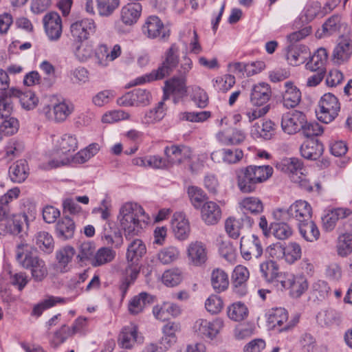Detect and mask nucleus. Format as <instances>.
<instances>
[{
	"label": "nucleus",
	"mask_w": 352,
	"mask_h": 352,
	"mask_svg": "<svg viewBox=\"0 0 352 352\" xmlns=\"http://www.w3.org/2000/svg\"><path fill=\"white\" fill-rule=\"evenodd\" d=\"M308 48L305 46L289 49L287 52V59L289 63L293 66L302 64L307 60Z\"/></svg>",
	"instance_id": "51"
},
{
	"label": "nucleus",
	"mask_w": 352,
	"mask_h": 352,
	"mask_svg": "<svg viewBox=\"0 0 352 352\" xmlns=\"http://www.w3.org/2000/svg\"><path fill=\"white\" fill-rule=\"evenodd\" d=\"M78 147V142L75 135L63 134L55 141L52 160L48 162L49 166L52 168L68 164L70 157Z\"/></svg>",
	"instance_id": "3"
},
{
	"label": "nucleus",
	"mask_w": 352,
	"mask_h": 352,
	"mask_svg": "<svg viewBox=\"0 0 352 352\" xmlns=\"http://www.w3.org/2000/svg\"><path fill=\"white\" fill-rule=\"evenodd\" d=\"M164 154L170 165L189 162L192 156L191 148L187 146L173 144L166 146Z\"/></svg>",
	"instance_id": "13"
},
{
	"label": "nucleus",
	"mask_w": 352,
	"mask_h": 352,
	"mask_svg": "<svg viewBox=\"0 0 352 352\" xmlns=\"http://www.w3.org/2000/svg\"><path fill=\"white\" fill-rule=\"evenodd\" d=\"M305 123L306 115L302 111L292 110L283 114L280 126L285 133L295 135L301 131Z\"/></svg>",
	"instance_id": "9"
},
{
	"label": "nucleus",
	"mask_w": 352,
	"mask_h": 352,
	"mask_svg": "<svg viewBox=\"0 0 352 352\" xmlns=\"http://www.w3.org/2000/svg\"><path fill=\"white\" fill-rule=\"evenodd\" d=\"M210 280L211 285L216 292L220 293L228 288V275L224 270L220 268H216L212 270Z\"/></svg>",
	"instance_id": "40"
},
{
	"label": "nucleus",
	"mask_w": 352,
	"mask_h": 352,
	"mask_svg": "<svg viewBox=\"0 0 352 352\" xmlns=\"http://www.w3.org/2000/svg\"><path fill=\"white\" fill-rule=\"evenodd\" d=\"M28 219L25 213L12 214L3 223H0V237L6 235H18L23 228L24 222Z\"/></svg>",
	"instance_id": "15"
},
{
	"label": "nucleus",
	"mask_w": 352,
	"mask_h": 352,
	"mask_svg": "<svg viewBox=\"0 0 352 352\" xmlns=\"http://www.w3.org/2000/svg\"><path fill=\"white\" fill-rule=\"evenodd\" d=\"M179 48L176 44H172L166 51L164 59L162 65L151 73L135 79V85H140L144 82H149L154 80H161L168 76L178 65L179 63Z\"/></svg>",
	"instance_id": "4"
},
{
	"label": "nucleus",
	"mask_w": 352,
	"mask_h": 352,
	"mask_svg": "<svg viewBox=\"0 0 352 352\" xmlns=\"http://www.w3.org/2000/svg\"><path fill=\"white\" fill-rule=\"evenodd\" d=\"M213 82L216 89L222 92H227L235 84V78L234 76L227 74L217 77Z\"/></svg>",
	"instance_id": "64"
},
{
	"label": "nucleus",
	"mask_w": 352,
	"mask_h": 352,
	"mask_svg": "<svg viewBox=\"0 0 352 352\" xmlns=\"http://www.w3.org/2000/svg\"><path fill=\"white\" fill-rule=\"evenodd\" d=\"M180 250L175 245H168L161 248L155 254L157 262L162 265H170L180 258Z\"/></svg>",
	"instance_id": "35"
},
{
	"label": "nucleus",
	"mask_w": 352,
	"mask_h": 352,
	"mask_svg": "<svg viewBox=\"0 0 352 352\" xmlns=\"http://www.w3.org/2000/svg\"><path fill=\"white\" fill-rule=\"evenodd\" d=\"M43 23L45 33L51 41H57L60 38L63 32L62 19L60 15L54 12L46 14Z\"/></svg>",
	"instance_id": "17"
},
{
	"label": "nucleus",
	"mask_w": 352,
	"mask_h": 352,
	"mask_svg": "<svg viewBox=\"0 0 352 352\" xmlns=\"http://www.w3.org/2000/svg\"><path fill=\"white\" fill-rule=\"evenodd\" d=\"M186 254L191 265L196 267L202 266L208 260L206 245L200 241H192L187 246Z\"/></svg>",
	"instance_id": "16"
},
{
	"label": "nucleus",
	"mask_w": 352,
	"mask_h": 352,
	"mask_svg": "<svg viewBox=\"0 0 352 352\" xmlns=\"http://www.w3.org/2000/svg\"><path fill=\"white\" fill-rule=\"evenodd\" d=\"M352 55V40L347 37L340 39L332 54V59L336 64H342L349 60Z\"/></svg>",
	"instance_id": "22"
},
{
	"label": "nucleus",
	"mask_w": 352,
	"mask_h": 352,
	"mask_svg": "<svg viewBox=\"0 0 352 352\" xmlns=\"http://www.w3.org/2000/svg\"><path fill=\"white\" fill-rule=\"evenodd\" d=\"M301 155L307 160H317L324 151L323 144L315 139H309L303 142L300 148Z\"/></svg>",
	"instance_id": "26"
},
{
	"label": "nucleus",
	"mask_w": 352,
	"mask_h": 352,
	"mask_svg": "<svg viewBox=\"0 0 352 352\" xmlns=\"http://www.w3.org/2000/svg\"><path fill=\"white\" fill-rule=\"evenodd\" d=\"M166 115L164 102L161 101L157 105L147 111L142 119V123L149 125L161 121Z\"/></svg>",
	"instance_id": "46"
},
{
	"label": "nucleus",
	"mask_w": 352,
	"mask_h": 352,
	"mask_svg": "<svg viewBox=\"0 0 352 352\" xmlns=\"http://www.w3.org/2000/svg\"><path fill=\"white\" fill-rule=\"evenodd\" d=\"M117 219L126 239H130L139 235L150 218L142 206L129 201L121 206Z\"/></svg>",
	"instance_id": "1"
},
{
	"label": "nucleus",
	"mask_w": 352,
	"mask_h": 352,
	"mask_svg": "<svg viewBox=\"0 0 352 352\" xmlns=\"http://www.w3.org/2000/svg\"><path fill=\"white\" fill-rule=\"evenodd\" d=\"M12 95L14 97L18 98L23 108L28 110L35 108L38 102V98L36 96L34 93L31 91L21 92L18 89V93Z\"/></svg>",
	"instance_id": "58"
},
{
	"label": "nucleus",
	"mask_w": 352,
	"mask_h": 352,
	"mask_svg": "<svg viewBox=\"0 0 352 352\" xmlns=\"http://www.w3.org/2000/svg\"><path fill=\"white\" fill-rule=\"evenodd\" d=\"M239 208L243 214L241 217L242 222L245 226L251 228L254 224V221L249 214H261L264 210V204L259 197L249 196L243 197L239 201Z\"/></svg>",
	"instance_id": "8"
},
{
	"label": "nucleus",
	"mask_w": 352,
	"mask_h": 352,
	"mask_svg": "<svg viewBox=\"0 0 352 352\" xmlns=\"http://www.w3.org/2000/svg\"><path fill=\"white\" fill-rule=\"evenodd\" d=\"M298 228L300 235L307 241L314 242L320 238V230L311 219L298 223Z\"/></svg>",
	"instance_id": "38"
},
{
	"label": "nucleus",
	"mask_w": 352,
	"mask_h": 352,
	"mask_svg": "<svg viewBox=\"0 0 352 352\" xmlns=\"http://www.w3.org/2000/svg\"><path fill=\"white\" fill-rule=\"evenodd\" d=\"M138 339V327L135 324H130L124 327L118 336V344L123 349H131Z\"/></svg>",
	"instance_id": "30"
},
{
	"label": "nucleus",
	"mask_w": 352,
	"mask_h": 352,
	"mask_svg": "<svg viewBox=\"0 0 352 352\" xmlns=\"http://www.w3.org/2000/svg\"><path fill=\"white\" fill-rule=\"evenodd\" d=\"M70 336H72L70 334V327L66 324H63L50 336V345L52 348L56 349Z\"/></svg>",
	"instance_id": "49"
},
{
	"label": "nucleus",
	"mask_w": 352,
	"mask_h": 352,
	"mask_svg": "<svg viewBox=\"0 0 352 352\" xmlns=\"http://www.w3.org/2000/svg\"><path fill=\"white\" fill-rule=\"evenodd\" d=\"M223 327V321L216 318L212 322L204 319H198L193 325V330L198 336L212 339L219 333Z\"/></svg>",
	"instance_id": "12"
},
{
	"label": "nucleus",
	"mask_w": 352,
	"mask_h": 352,
	"mask_svg": "<svg viewBox=\"0 0 352 352\" xmlns=\"http://www.w3.org/2000/svg\"><path fill=\"white\" fill-rule=\"evenodd\" d=\"M164 26L159 17L150 16L142 26V31L148 38H154L158 36L165 38Z\"/></svg>",
	"instance_id": "27"
},
{
	"label": "nucleus",
	"mask_w": 352,
	"mask_h": 352,
	"mask_svg": "<svg viewBox=\"0 0 352 352\" xmlns=\"http://www.w3.org/2000/svg\"><path fill=\"white\" fill-rule=\"evenodd\" d=\"M284 91L282 93L283 102L287 108L296 107L301 100L300 89L292 81H287L284 84Z\"/></svg>",
	"instance_id": "28"
},
{
	"label": "nucleus",
	"mask_w": 352,
	"mask_h": 352,
	"mask_svg": "<svg viewBox=\"0 0 352 352\" xmlns=\"http://www.w3.org/2000/svg\"><path fill=\"white\" fill-rule=\"evenodd\" d=\"M20 192L18 187H14L8 190L6 193L0 197V223L11 215L10 204L19 197Z\"/></svg>",
	"instance_id": "31"
},
{
	"label": "nucleus",
	"mask_w": 352,
	"mask_h": 352,
	"mask_svg": "<svg viewBox=\"0 0 352 352\" xmlns=\"http://www.w3.org/2000/svg\"><path fill=\"white\" fill-rule=\"evenodd\" d=\"M142 6L140 3L131 2L122 7L120 13L121 21L126 26L135 24L141 16Z\"/></svg>",
	"instance_id": "21"
},
{
	"label": "nucleus",
	"mask_w": 352,
	"mask_h": 352,
	"mask_svg": "<svg viewBox=\"0 0 352 352\" xmlns=\"http://www.w3.org/2000/svg\"><path fill=\"white\" fill-rule=\"evenodd\" d=\"M284 260L288 264L294 263L302 256L301 246L295 241L289 242L284 245Z\"/></svg>",
	"instance_id": "50"
},
{
	"label": "nucleus",
	"mask_w": 352,
	"mask_h": 352,
	"mask_svg": "<svg viewBox=\"0 0 352 352\" xmlns=\"http://www.w3.org/2000/svg\"><path fill=\"white\" fill-rule=\"evenodd\" d=\"M94 63L100 67H107L109 65L108 60V47L106 44H99L94 52Z\"/></svg>",
	"instance_id": "62"
},
{
	"label": "nucleus",
	"mask_w": 352,
	"mask_h": 352,
	"mask_svg": "<svg viewBox=\"0 0 352 352\" xmlns=\"http://www.w3.org/2000/svg\"><path fill=\"white\" fill-rule=\"evenodd\" d=\"M35 244L41 251L50 254L54 248V241L52 236L45 231H40L35 234Z\"/></svg>",
	"instance_id": "44"
},
{
	"label": "nucleus",
	"mask_w": 352,
	"mask_h": 352,
	"mask_svg": "<svg viewBox=\"0 0 352 352\" xmlns=\"http://www.w3.org/2000/svg\"><path fill=\"white\" fill-rule=\"evenodd\" d=\"M245 226L241 219L229 217L225 222V229L228 234L232 239H237L240 236L241 226Z\"/></svg>",
	"instance_id": "63"
},
{
	"label": "nucleus",
	"mask_w": 352,
	"mask_h": 352,
	"mask_svg": "<svg viewBox=\"0 0 352 352\" xmlns=\"http://www.w3.org/2000/svg\"><path fill=\"white\" fill-rule=\"evenodd\" d=\"M116 256V252L107 247L99 248L91 258V265L98 267L111 262Z\"/></svg>",
	"instance_id": "45"
},
{
	"label": "nucleus",
	"mask_w": 352,
	"mask_h": 352,
	"mask_svg": "<svg viewBox=\"0 0 352 352\" xmlns=\"http://www.w3.org/2000/svg\"><path fill=\"white\" fill-rule=\"evenodd\" d=\"M187 192L192 205L196 209H199L208 198L206 192L201 188L195 186H189Z\"/></svg>",
	"instance_id": "56"
},
{
	"label": "nucleus",
	"mask_w": 352,
	"mask_h": 352,
	"mask_svg": "<svg viewBox=\"0 0 352 352\" xmlns=\"http://www.w3.org/2000/svg\"><path fill=\"white\" fill-rule=\"evenodd\" d=\"M340 28L341 16L339 14L331 16L322 25V30L325 36H330L339 32Z\"/></svg>",
	"instance_id": "60"
},
{
	"label": "nucleus",
	"mask_w": 352,
	"mask_h": 352,
	"mask_svg": "<svg viewBox=\"0 0 352 352\" xmlns=\"http://www.w3.org/2000/svg\"><path fill=\"white\" fill-rule=\"evenodd\" d=\"M288 313L284 308L272 309L268 315L267 322L273 328H277L279 331H287L293 325L287 323Z\"/></svg>",
	"instance_id": "25"
},
{
	"label": "nucleus",
	"mask_w": 352,
	"mask_h": 352,
	"mask_svg": "<svg viewBox=\"0 0 352 352\" xmlns=\"http://www.w3.org/2000/svg\"><path fill=\"white\" fill-rule=\"evenodd\" d=\"M336 251L341 257H346L352 252V234L344 233L338 236Z\"/></svg>",
	"instance_id": "53"
},
{
	"label": "nucleus",
	"mask_w": 352,
	"mask_h": 352,
	"mask_svg": "<svg viewBox=\"0 0 352 352\" xmlns=\"http://www.w3.org/2000/svg\"><path fill=\"white\" fill-rule=\"evenodd\" d=\"M308 287V282L305 276L293 274L289 288V294L293 298H299L307 290Z\"/></svg>",
	"instance_id": "43"
},
{
	"label": "nucleus",
	"mask_w": 352,
	"mask_h": 352,
	"mask_svg": "<svg viewBox=\"0 0 352 352\" xmlns=\"http://www.w3.org/2000/svg\"><path fill=\"white\" fill-rule=\"evenodd\" d=\"M97 25L93 19L83 18L72 23L70 25L71 36L74 42L85 41L94 34Z\"/></svg>",
	"instance_id": "10"
},
{
	"label": "nucleus",
	"mask_w": 352,
	"mask_h": 352,
	"mask_svg": "<svg viewBox=\"0 0 352 352\" xmlns=\"http://www.w3.org/2000/svg\"><path fill=\"white\" fill-rule=\"evenodd\" d=\"M274 170L271 166L250 165L240 170L237 174V186L243 193L254 192L257 185L272 177Z\"/></svg>",
	"instance_id": "2"
},
{
	"label": "nucleus",
	"mask_w": 352,
	"mask_h": 352,
	"mask_svg": "<svg viewBox=\"0 0 352 352\" xmlns=\"http://www.w3.org/2000/svg\"><path fill=\"white\" fill-rule=\"evenodd\" d=\"M171 227L176 239L180 241L188 238L190 227L188 220L183 212H175L171 220Z\"/></svg>",
	"instance_id": "20"
},
{
	"label": "nucleus",
	"mask_w": 352,
	"mask_h": 352,
	"mask_svg": "<svg viewBox=\"0 0 352 352\" xmlns=\"http://www.w3.org/2000/svg\"><path fill=\"white\" fill-rule=\"evenodd\" d=\"M74 111L73 103L65 98L53 96L50 104H45L41 109V113L49 121L61 123L65 121Z\"/></svg>",
	"instance_id": "5"
},
{
	"label": "nucleus",
	"mask_w": 352,
	"mask_h": 352,
	"mask_svg": "<svg viewBox=\"0 0 352 352\" xmlns=\"http://www.w3.org/2000/svg\"><path fill=\"white\" fill-rule=\"evenodd\" d=\"M340 109L338 99L331 93L325 94L319 102V111H316L318 119L328 124L336 118Z\"/></svg>",
	"instance_id": "7"
},
{
	"label": "nucleus",
	"mask_w": 352,
	"mask_h": 352,
	"mask_svg": "<svg viewBox=\"0 0 352 352\" xmlns=\"http://www.w3.org/2000/svg\"><path fill=\"white\" fill-rule=\"evenodd\" d=\"M96 8L100 16H109L118 8L120 0H96Z\"/></svg>",
	"instance_id": "57"
},
{
	"label": "nucleus",
	"mask_w": 352,
	"mask_h": 352,
	"mask_svg": "<svg viewBox=\"0 0 352 352\" xmlns=\"http://www.w3.org/2000/svg\"><path fill=\"white\" fill-rule=\"evenodd\" d=\"M23 267L30 270L32 277L36 282L42 281L48 274L45 262L37 256H28L23 262Z\"/></svg>",
	"instance_id": "18"
},
{
	"label": "nucleus",
	"mask_w": 352,
	"mask_h": 352,
	"mask_svg": "<svg viewBox=\"0 0 352 352\" xmlns=\"http://www.w3.org/2000/svg\"><path fill=\"white\" fill-rule=\"evenodd\" d=\"M140 267H125L122 270V277L121 283L119 286V289L121 292L122 299H124L126 295L129 287L134 283L137 279L140 272Z\"/></svg>",
	"instance_id": "34"
},
{
	"label": "nucleus",
	"mask_w": 352,
	"mask_h": 352,
	"mask_svg": "<svg viewBox=\"0 0 352 352\" xmlns=\"http://www.w3.org/2000/svg\"><path fill=\"white\" fill-rule=\"evenodd\" d=\"M227 314L231 320L239 322L247 318L248 309L243 303L237 302L228 307Z\"/></svg>",
	"instance_id": "55"
},
{
	"label": "nucleus",
	"mask_w": 352,
	"mask_h": 352,
	"mask_svg": "<svg viewBox=\"0 0 352 352\" xmlns=\"http://www.w3.org/2000/svg\"><path fill=\"white\" fill-rule=\"evenodd\" d=\"M259 269L261 276L268 283H274L280 272L278 265L272 260L262 262Z\"/></svg>",
	"instance_id": "42"
},
{
	"label": "nucleus",
	"mask_w": 352,
	"mask_h": 352,
	"mask_svg": "<svg viewBox=\"0 0 352 352\" xmlns=\"http://www.w3.org/2000/svg\"><path fill=\"white\" fill-rule=\"evenodd\" d=\"M312 208L305 200L299 199L292 204L289 208L285 210L276 209L274 211V216L278 220H286L289 217L296 219L298 223L305 222L311 219Z\"/></svg>",
	"instance_id": "6"
},
{
	"label": "nucleus",
	"mask_w": 352,
	"mask_h": 352,
	"mask_svg": "<svg viewBox=\"0 0 352 352\" xmlns=\"http://www.w3.org/2000/svg\"><path fill=\"white\" fill-rule=\"evenodd\" d=\"M240 251L242 257L250 261L252 258H258L263 254V247L258 237L254 234L249 236H242L240 243Z\"/></svg>",
	"instance_id": "11"
},
{
	"label": "nucleus",
	"mask_w": 352,
	"mask_h": 352,
	"mask_svg": "<svg viewBox=\"0 0 352 352\" xmlns=\"http://www.w3.org/2000/svg\"><path fill=\"white\" fill-rule=\"evenodd\" d=\"M146 248L140 239H134L128 246L126 253V267H140V260L146 254Z\"/></svg>",
	"instance_id": "19"
},
{
	"label": "nucleus",
	"mask_w": 352,
	"mask_h": 352,
	"mask_svg": "<svg viewBox=\"0 0 352 352\" xmlns=\"http://www.w3.org/2000/svg\"><path fill=\"white\" fill-rule=\"evenodd\" d=\"M201 209V218L203 221L209 226L217 224L221 218V209L214 201H206Z\"/></svg>",
	"instance_id": "23"
},
{
	"label": "nucleus",
	"mask_w": 352,
	"mask_h": 352,
	"mask_svg": "<svg viewBox=\"0 0 352 352\" xmlns=\"http://www.w3.org/2000/svg\"><path fill=\"white\" fill-rule=\"evenodd\" d=\"M328 54L324 48L318 49L314 54L309 57V60L306 63V68L311 72L324 71L325 64L327 61Z\"/></svg>",
	"instance_id": "37"
},
{
	"label": "nucleus",
	"mask_w": 352,
	"mask_h": 352,
	"mask_svg": "<svg viewBox=\"0 0 352 352\" xmlns=\"http://www.w3.org/2000/svg\"><path fill=\"white\" fill-rule=\"evenodd\" d=\"M183 279V272L179 267H173L164 271L162 276V283L168 287L179 285Z\"/></svg>",
	"instance_id": "52"
},
{
	"label": "nucleus",
	"mask_w": 352,
	"mask_h": 352,
	"mask_svg": "<svg viewBox=\"0 0 352 352\" xmlns=\"http://www.w3.org/2000/svg\"><path fill=\"white\" fill-rule=\"evenodd\" d=\"M9 175L15 183L23 182L29 175V166L26 160H20L10 166Z\"/></svg>",
	"instance_id": "36"
},
{
	"label": "nucleus",
	"mask_w": 352,
	"mask_h": 352,
	"mask_svg": "<svg viewBox=\"0 0 352 352\" xmlns=\"http://www.w3.org/2000/svg\"><path fill=\"white\" fill-rule=\"evenodd\" d=\"M75 252L74 248L71 246H65L56 251V258L60 268V272L64 273L67 271V266L72 261Z\"/></svg>",
	"instance_id": "48"
},
{
	"label": "nucleus",
	"mask_w": 352,
	"mask_h": 352,
	"mask_svg": "<svg viewBox=\"0 0 352 352\" xmlns=\"http://www.w3.org/2000/svg\"><path fill=\"white\" fill-rule=\"evenodd\" d=\"M352 214V210L347 208H337L330 210L322 219V226L325 231H332L340 219H345Z\"/></svg>",
	"instance_id": "24"
},
{
	"label": "nucleus",
	"mask_w": 352,
	"mask_h": 352,
	"mask_svg": "<svg viewBox=\"0 0 352 352\" xmlns=\"http://www.w3.org/2000/svg\"><path fill=\"white\" fill-rule=\"evenodd\" d=\"M164 100L168 98L170 95L182 96L186 91V78L173 77L165 82L164 87Z\"/></svg>",
	"instance_id": "33"
},
{
	"label": "nucleus",
	"mask_w": 352,
	"mask_h": 352,
	"mask_svg": "<svg viewBox=\"0 0 352 352\" xmlns=\"http://www.w3.org/2000/svg\"><path fill=\"white\" fill-rule=\"evenodd\" d=\"M74 43H76L74 54L79 61H87L93 56L94 49L92 44L84 43V41Z\"/></svg>",
	"instance_id": "54"
},
{
	"label": "nucleus",
	"mask_w": 352,
	"mask_h": 352,
	"mask_svg": "<svg viewBox=\"0 0 352 352\" xmlns=\"http://www.w3.org/2000/svg\"><path fill=\"white\" fill-rule=\"evenodd\" d=\"M219 142L226 146H235L242 144L246 139V133L239 129H233L231 133L221 131L217 134Z\"/></svg>",
	"instance_id": "32"
},
{
	"label": "nucleus",
	"mask_w": 352,
	"mask_h": 352,
	"mask_svg": "<svg viewBox=\"0 0 352 352\" xmlns=\"http://www.w3.org/2000/svg\"><path fill=\"white\" fill-rule=\"evenodd\" d=\"M24 149L23 142L16 139H11L5 147V157L10 160L19 156Z\"/></svg>",
	"instance_id": "59"
},
{
	"label": "nucleus",
	"mask_w": 352,
	"mask_h": 352,
	"mask_svg": "<svg viewBox=\"0 0 352 352\" xmlns=\"http://www.w3.org/2000/svg\"><path fill=\"white\" fill-rule=\"evenodd\" d=\"M320 320L322 324L328 327L338 326L343 320V314L339 310L329 308L320 314Z\"/></svg>",
	"instance_id": "47"
},
{
	"label": "nucleus",
	"mask_w": 352,
	"mask_h": 352,
	"mask_svg": "<svg viewBox=\"0 0 352 352\" xmlns=\"http://www.w3.org/2000/svg\"><path fill=\"white\" fill-rule=\"evenodd\" d=\"M280 166L283 172L287 174H294L301 170L302 163L298 158H285L281 161Z\"/></svg>",
	"instance_id": "61"
},
{
	"label": "nucleus",
	"mask_w": 352,
	"mask_h": 352,
	"mask_svg": "<svg viewBox=\"0 0 352 352\" xmlns=\"http://www.w3.org/2000/svg\"><path fill=\"white\" fill-rule=\"evenodd\" d=\"M250 277L248 268L243 265H236L232 274V292L239 297H243L248 293L247 282Z\"/></svg>",
	"instance_id": "14"
},
{
	"label": "nucleus",
	"mask_w": 352,
	"mask_h": 352,
	"mask_svg": "<svg viewBox=\"0 0 352 352\" xmlns=\"http://www.w3.org/2000/svg\"><path fill=\"white\" fill-rule=\"evenodd\" d=\"M272 94L270 86L265 82L255 85L250 94V102L254 106L261 107L267 103Z\"/></svg>",
	"instance_id": "29"
},
{
	"label": "nucleus",
	"mask_w": 352,
	"mask_h": 352,
	"mask_svg": "<svg viewBox=\"0 0 352 352\" xmlns=\"http://www.w3.org/2000/svg\"><path fill=\"white\" fill-rule=\"evenodd\" d=\"M75 228L76 226L74 221L67 217H64L60 219L56 226L58 236L64 240L73 237Z\"/></svg>",
	"instance_id": "41"
},
{
	"label": "nucleus",
	"mask_w": 352,
	"mask_h": 352,
	"mask_svg": "<svg viewBox=\"0 0 352 352\" xmlns=\"http://www.w3.org/2000/svg\"><path fill=\"white\" fill-rule=\"evenodd\" d=\"M152 302V297L146 292H141L133 296L128 304V311L132 315L143 311L146 305Z\"/></svg>",
	"instance_id": "39"
}]
</instances>
